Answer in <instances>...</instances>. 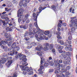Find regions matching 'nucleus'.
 <instances>
[{
	"mask_svg": "<svg viewBox=\"0 0 77 77\" xmlns=\"http://www.w3.org/2000/svg\"><path fill=\"white\" fill-rule=\"evenodd\" d=\"M23 12H24V10L22 7H21L17 11V17H19L18 22L19 23H21V21L23 20Z\"/></svg>",
	"mask_w": 77,
	"mask_h": 77,
	"instance_id": "1",
	"label": "nucleus"
},
{
	"mask_svg": "<svg viewBox=\"0 0 77 77\" xmlns=\"http://www.w3.org/2000/svg\"><path fill=\"white\" fill-rule=\"evenodd\" d=\"M37 9L36 8H34L33 11L32 12H33V14H32V16L33 17H35V16H36V14H35V12H36V11Z\"/></svg>",
	"mask_w": 77,
	"mask_h": 77,
	"instance_id": "29",
	"label": "nucleus"
},
{
	"mask_svg": "<svg viewBox=\"0 0 77 77\" xmlns=\"http://www.w3.org/2000/svg\"><path fill=\"white\" fill-rule=\"evenodd\" d=\"M29 32H32V31H35L33 29V25L32 23H29Z\"/></svg>",
	"mask_w": 77,
	"mask_h": 77,
	"instance_id": "13",
	"label": "nucleus"
},
{
	"mask_svg": "<svg viewBox=\"0 0 77 77\" xmlns=\"http://www.w3.org/2000/svg\"><path fill=\"white\" fill-rule=\"evenodd\" d=\"M38 32L40 34H42V35H43L44 33L46 35H48L50 33V31H46L44 32V31L41 30L40 29H38Z\"/></svg>",
	"mask_w": 77,
	"mask_h": 77,
	"instance_id": "5",
	"label": "nucleus"
},
{
	"mask_svg": "<svg viewBox=\"0 0 77 77\" xmlns=\"http://www.w3.org/2000/svg\"><path fill=\"white\" fill-rule=\"evenodd\" d=\"M17 45V43L16 42H14L13 44L11 45V47H12V48H15V47Z\"/></svg>",
	"mask_w": 77,
	"mask_h": 77,
	"instance_id": "40",
	"label": "nucleus"
},
{
	"mask_svg": "<svg viewBox=\"0 0 77 77\" xmlns=\"http://www.w3.org/2000/svg\"><path fill=\"white\" fill-rule=\"evenodd\" d=\"M61 70L62 71L61 72L62 73L63 72L64 73V72H66V71H66V69L64 68L62 69Z\"/></svg>",
	"mask_w": 77,
	"mask_h": 77,
	"instance_id": "43",
	"label": "nucleus"
},
{
	"mask_svg": "<svg viewBox=\"0 0 77 77\" xmlns=\"http://www.w3.org/2000/svg\"><path fill=\"white\" fill-rule=\"evenodd\" d=\"M54 45L53 44H51L50 45V44L49 45V49L50 50H51V49H53V46Z\"/></svg>",
	"mask_w": 77,
	"mask_h": 77,
	"instance_id": "38",
	"label": "nucleus"
},
{
	"mask_svg": "<svg viewBox=\"0 0 77 77\" xmlns=\"http://www.w3.org/2000/svg\"><path fill=\"white\" fill-rule=\"evenodd\" d=\"M66 59V61H64L63 62V63H64V65L69 64V63L70 62L71 60V57H68Z\"/></svg>",
	"mask_w": 77,
	"mask_h": 77,
	"instance_id": "10",
	"label": "nucleus"
},
{
	"mask_svg": "<svg viewBox=\"0 0 77 77\" xmlns=\"http://www.w3.org/2000/svg\"><path fill=\"white\" fill-rule=\"evenodd\" d=\"M9 36L5 37V38L3 39V40L1 41V42L2 43L3 45H6V44H8V42L9 41H11V38H9Z\"/></svg>",
	"mask_w": 77,
	"mask_h": 77,
	"instance_id": "3",
	"label": "nucleus"
},
{
	"mask_svg": "<svg viewBox=\"0 0 77 77\" xmlns=\"http://www.w3.org/2000/svg\"><path fill=\"white\" fill-rule=\"evenodd\" d=\"M28 70V72H29V71H32L33 70V69H32V67H29V68Z\"/></svg>",
	"mask_w": 77,
	"mask_h": 77,
	"instance_id": "60",
	"label": "nucleus"
},
{
	"mask_svg": "<svg viewBox=\"0 0 77 77\" xmlns=\"http://www.w3.org/2000/svg\"><path fill=\"white\" fill-rule=\"evenodd\" d=\"M47 62H48L49 63V64L51 66H53V65H54V63H53V62L52 61L50 62L49 61V60H48Z\"/></svg>",
	"mask_w": 77,
	"mask_h": 77,
	"instance_id": "34",
	"label": "nucleus"
},
{
	"mask_svg": "<svg viewBox=\"0 0 77 77\" xmlns=\"http://www.w3.org/2000/svg\"><path fill=\"white\" fill-rule=\"evenodd\" d=\"M24 39L26 40V41H28L29 40H30V38H29V37H25L24 38Z\"/></svg>",
	"mask_w": 77,
	"mask_h": 77,
	"instance_id": "49",
	"label": "nucleus"
},
{
	"mask_svg": "<svg viewBox=\"0 0 77 77\" xmlns=\"http://www.w3.org/2000/svg\"><path fill=\"white\" fill-rule=\"evenodd\" d=\"M63 47L62 46H60L58 48V50L59 51V52L60 53H62V52H61V51H62V50L63 49Z\"/></svg>",
	"mask_w": 77,
	"mask_h": 77,
	"instance_id": "21",
	"label": "nucleus"
},
{
	"mask_svg": "<svg viewBox=\"0 0 77 77\" xmlns=\"http://www.w3.org/2000/svg\"><path fill=\"white\" fill-rule=\"evenodd\" d=\"M6 16H7V15H6V14H3L1 16V18L3 19H6V18H7V17H6Z\"/></svg>",
	"mask_w": 77,
	"mask_h": 77,
	"instance_id": "31",
	"label": "nucleus"
},
{
	"mask_svg": "<svg viewBox=\"0 0 77 77\" xmlns=\"http://www.w3.org/2000/svg\"><path fill=\"white\" fill-rule=\"evenodd\" d=\"M69 25L70 27L75 26V27H77V21L71 23L69 24Z\"/></svg>",
	"mask_w": 77,
	"mask_h": 77,
	"instance_id": "15",
	"label": "nucleus"
},
{
	"mask_svg": "<svg viewBox=\"0 0 77 77\" xmlns=\"http://www.w3.org/2000/svg\"><path fill=\"white\" fill-rule=\"evenodd\" d=\"M38 54L40 56V58L41 59V64H42V63H43V61H44L45 60V58L44 57H42V54H43V53H42V52L40 51L38 53Z\"/></svg>",
	"mask_w": 77,
	"mask_h": 77,
	"instance_id": "9",
	"label": "nucleus"
},
{
	"mask_svg": "<svg viewBox=\"0 0 77 77\" xmlns=\"http://www.w3.org/2000/svg\"><path fill=\"white\" fill-rule=\"evenodd\" d=\"M43 7H39V12H37V13H38V14H39L40 13H41V11H42V10H44V8H42Z\"/></svg>",
	"mask_w": 77,
	"mask_h": 77,
	"instance_id": "24",
	"label": "nucleus"
},
{
	"mask_svg": "<svg viewBox=\"0 0 77 77\" xmlns=\"http://www.w3.org/2000/svg\"><path fill=\"white\" fill-rule=\"evenodd\" d=\"M36 31H29V35L30 38H33V35L36 34L37 32H36Z\"/></svg>",
	"mask_w": 77,
	"mask_h": 77,
	"instance_id": "11",
	"label": "nucleus"
},
{
	"mask_svg": "<svg viewBox=\"0 0 77 77\" xmlns=\"http://www.w3.org/2000/svg\"><path fill=\"white\" fill-rule=\"evenodd\" d=\"M27 65H28V64H26V63H25V65L23 68L24 69L23 70V71H24L23 72V73L24 75H26V74H27V72H29V67L26 66H27Z\"/></svg>",
	"mask_w": 77,
	"mask_h": 77,
	"instance_id": "6",
	"label": "nucleus"
},
{
	"mask_svg": "<svg viewBox=\"0 0 77 77\" xmlns=\"http://www.w3.org/2000/svg\"><path fill=\"white\" fill-rule=\"evenodd\" d=\"M5 29L7 31H9V32H12V29L11 28V27H8L6 28Z\"/></svg>",
	"mask_w": 77,
	"mask_h": 77,
	"instance_id": "25",
	"label": "nucleus"
},
{
	"mask_svg": "<svg viewBox=\"0 0 77 77\" xmlns=\"http://www.w3.org/2000/svg\"><path fill=\"white\" fill-rule=\"evenodd\" d=\"M32 48V45L29 46L27 47V49H30V48Z\"/></svg>",
	"mask_w": 77,
	"mask_h": 77,
	"instance_id": "59",
	"label": "nucleus"
},
{
	"mask_svg": "<svg viewBox=\"0 0 77 77\" xmlns=\"http://www.w3.org/2000/svg\"><path fill=\"white\" fill-rule=\"evenodd\" d=\"M28 27L27 26L25 25H21L20 26V28H22L23 29H27Z\"/></svg>",
	"mask_w": 77,
	"mask_h": 77,
	"instance_id": "23",
	"label": "nucleus"
},
{
	"mask_svg": "<svg viewBox=\"0 0 77 77\" xmlns=\"http://www.w3.org/2000/svg\"><path fill=\"white\" fill-rule=\"evenodd\" d=\"M52 53H54V55H56V53L55 52H56V50H55L54 49H53L52 50Z\"/></svg>",
	"mask_w": 77,
	"mask_h": 77,
	"instance_id": "54",
	"label": "nucleus"
},
{
	"mask_svg": "<svg viewBox=\"0 0 77 77\" xmlns=\"http://www.w3.org/2000/svg\"><path fill=\"white\" fill-rule=\"evenodd\" d=\"M57 38L58 39H60V35H58L57 36Z\"/></svg>",
	"mask_w": 77,
	"mask_h": 77,
	"instance_id": "63",
	"label": "nucleus"
},
{
	"mask_svg": "<svg viewBox=\"0 0 77 77\" xmlns=\"http://www.w3.org/2000/svg\"><path fill=\"white\" fill-rule=\"evenodd\" d=\"M34 26L35 27H36V28H39L38 26V24L37 23V22H35L34 23Z\"/></svg>",
	"mask_w": 77,
	"mask_h": 77,
	"instance_id": "46",
	"label": "nucleus"
},
{
	"mask_svg": "<svg viewBox=\"0 0 77 77\" xmlns=\"http://www.w3.org/2000/svg\"><path fill=\"white\" fill-rule=\"evenodd\" d=\"M75 18H76V17H71V20L70 21V23H72L75 22V21H77V19Z\"/></svg>",
	"mask_w": 77,
	"mask_h": 77,
	"instance_id": "19",
	"label": "nucleus"
},
{
	"mask_svg": "<svg viewBox=\"0 0 77 77\" xmlns=\"http://www.w3.org/2000/svg\"><path fill=\"white\" fill-rule=\"evenodd\" d=\"M30 22V20L29 19H28L26 20V23H29Z\"/></svg>",
	"mask_w": 77,
	"mask_h": 77,
	"instance_id": "64",
	"label": "nucleus"
},
{
	"mask_svg": "<svg viewBox=\"0 0 77 77\" xmlns=\"http://www.w3.org/2000/svg\"><path fill=\"white\" fill-rule=\"evenodd\" d=\"M28 72V75H31V74H33V72L31 71Z\"/></svg>",
	"mask_w": 77,
	"mask_h": 77,
	"instance_id": "47",
	"label": "nucleus"
},
{
	"mask_svg": "<svg viewBox=\"0 0 77 77\" xmlns=\"http://www.w3.org/2000/svg\"><path fill=\"white\" fill-rule=\"evenodd\" d=\"M66 54L67 56H70V53L69 52H66Z\"/></svg>",
	"mask_w": 77,
	"mask_h": 77,
	"instance_id": "62",
	"label": "nucleus"
},
{
	"mask_svg": "<svg viewBox=\"0 0 77 77\" xmlns=\"http://www.w3.org/2000/svg\"><path fill=\"white\" fill-rule=\"evenodd\" d=\"M10 54H9L11 56H13L14 54H17V51H15V50H12L10 51Z\"/></svg>",
	"mask_w": 77,
	"mask_h": 77,
	"instance_id": "17",
	"label": "nucleus"
},
{
	"mask_svg": "<svg viewBox=\"0 0 77 77\" xmlns=\"http://www.w3.org/2000/svg\"><path fill=\"white\" fill-rule=\"evenodd\" d=\"M71 48V45H69L68 46H66L65 48V51H71L72 50V49Z\"/></svg>",
	"mask_w": 77,
	"mask_h": 77,
	"instance_id": "12",
	"label": "nucleus"
},
{
	"mask_svg": "<svg viewBox=\"0 0 77 77\" xmlns=\"http://www.w3.org/2000/svg\"><path fill=\"white\" fill-rule=\"evenodd\" d=\"M60 75H61L62 77H65V75L63 74L62 72V71H61L60 73Z\"/></svg>",
	"mask_w": 77,
	"mask_h": 77,
	"instance_id": "48",
	"label": "nucleus"
},
{
	"mask_svg": "<svg viewBox=\"0 0 77 77\" xmlns=\"http://www.w3.org/2000/svg\"><path fill=\"white\" fill-rule=\"evenodd\" d=\"M39 15V14H37V15H36L34 17H34V20L35 21H36L37 22V18H38V16Z\"/></svg>",
	"mask_w": 77,
	"mask_h": 77,
	"instance_id": "27",
	"label": "nucleus"
},
{
	"mask_svg": "<svg viewBox=\"0 0 77 77\" xmlns=\"http://www.w3.org/2000/svg\"><path fill=\"white\" fill-rule=\"evenodd\" d=\"M61 26H62L61 24H60V23H58V28H61Z\"/></svg>",
	"mask_w": 77,
	"mask_h": 77,
	"instance_id": "53",
	"label": "nucleus"
},
{
	"mask_svg": "<svg viewBox=\"0 0 77 77\" xmlns=\"http://www.w3.org/2000/svg\"><path fill=\"white\" fill-rule=\"evenodd\" d=\"M62 56L64 58H66L67 56H66V54L65 53H63L61 54Z\"/></svg>",
	"mask_w": 77,
	"mask_h": 77,
	"instance_id": "42",
	"label": "nucleus"
},
{
	"mask_svg": "<svg viewBox=\"0 0 77 77\" xmlns=\"http://www.w3.org/2000/svg\"><path fill=\"white\" fill-rule=\"evenodd\" d=\"M12 57H10L8 58V59H10V60L8 61L7 63L6 64L8 66H9L11 64H12Z\"/></svg>",
	"mask_w": 77,
	"mask_h": 77,
	"instance_id": "14",
	"label": "nucleus"
},
{
	"mask_svg": "<svg viewBox=\"0 0 77 77\" xmlns=\"http://www.w3.org/2000/svg\"><path fill=\"white\" fill-rule=\"evenodd\" d=\"M38 48H36L35 49L37 51H40L41 50L42 48V46L41 45H38L37 46Z\"/></svg>",
	"mask_w": 77,
	"mask_h": 77,
	"instance_id": "18",
	"label": "nucleus"
},
{
	"mask_svg": "<svg viewBox=\"0 0 77 77\" xmlns=\"http://www.w3.org/2000/svg\"><path fill=\"white\" fill-rule=\"evenodd\" d=\"M54 35H60V33L59 32H56L55 31L54 33Z\"/></svg>",
	"mask_w": 77,
	"mask_h": 77,
	"instance_id": "41",
	"label": "nucleus"
},
{
	"mask_svg": "<svg viewBox=\"0 0 77 77\" xmlns=\"http://www.w3.org/2000/svg\"><path fill=\"white\" fill-rule=\"evenodd\" d=\"M29 35V32H28V31H26V32L24 35V37H26V36H28Z\"/></svg>",
	"mask_w": 77,
	"mask_h": 77,
	"instance_id": "36",
	"label": "nucleus"
},
{
	"mask_svg": "<svg viewBox=\"0 0 77 77\" xmlns=\"http://www.w3.org/2000/svg\"><path fill=\"white\" fill-rule=\"evenodd\" d=\"M70 73L68 72H66L65 74V77H69Z\"/></svg>",
	"mask_w": 77,
	"mask_h": 77,
	"instance_id": "39",
	"label": "nucleus"
},
{
	"mask_svg": "<svg viewBox=\"0 0 77 77\" xmlns=\"http://www.w3.org/2000/svg\"><path fill=\"white\" fill-rule=\"evenodd\" d=\"M49 44L48 43H44L43 45L44 47L43 50H44L45 51H47V50H49Z\"/></svg>",
	"mask_w": 77,
	"mask_h": 77,
	"instance_id": "8",
	"label": "nucleus"
},
{
	"mask_svg": "<svg viewBox=\"0 0 77 77\" xmlns=\"http://www.w3.org/2000/svg\"><path fill=\"white\" fill-rule=\"evenodd\" d=\"M12 3H13L14 5H17V1H16V0H13L12 1Z\"/></svg>",
	"mask_w": 77,
	"mask_h": 77,
	"instance_id": "50",
	"label": "nucleus"
},
{
	"mask_svg": "<svg viewBox=\"0 0 77 77\" xmlns=\"http://www.w3.org/2000/svg\"><path fill=\"white\" fill-rule=\"evenodd\" d=\"M19 5L20 6H21L22 5L24 8H26L27 6V4L26 0H20Z\"/></svg>",
	"mask_w": 77,
	"mask_h": 77,
	"instance_id": "4",
	"label": "nucleus"
},
{
	"mask_svg": "<svg viewBox=\"0 0 77 77\" xmlns=\"http://www.w3.org/2000/svg\"><path fill=\"white\" fill-rule=\"evenodd\" d=\"M42 39H43V37L42 36H40V38L38 37L37 38V40L38 42H39L40 40H42Z\"/></svg>",
	"mask_w": 77,
	"mask_h": 77,
	"instance_id": "35",
	"label": "nucleus"
},
{
	"mask_svg": "<svg viewBox=\"0 0 77 77\" xmlns=\"http://www.w3.org/2000/svg\"><path fill=\"white\" fill-rule=\"evenodd\" d=\"M6 62V59L3 57L1 59V60H0V68H3V65L2 64H4L5 62Z\"/></svg>",
	"mask_w": 77,
	"mask_h": 77,
	"instance_id": "7",
	"label": "nucleus"
},
{
	"mask_svg": "<svg viewBox=\"0 0 77 77\" xmlns=\"http://www.w3.org/2000/svg\"><path fill=\"white\" fill-rule=\"evenodd\" d=\"M71 69V67L70 66H68L66 67V70H69Z\"/></svg>",
	"mask_w": 77,
	"mask_h": 77,
	"instance_id": "55",
	"label": "nucleus"
},
{
	"mask_svg": "<svg viewBox=\"0 0 77 77\" xmlns=\"http://www.w3.org/2000/svg\"><path fill=\"white\" fill-rule=\"evenodd\" d=\"M19 57L20 60H22L23 62H25L27 60V59L26 58V56L25 55L24 56V54H22L21 53L18 54V55L15 56V58H18Z\"/></svg>",
	"mask_w": 77,
	"mask_h": 77,
	"instance_id": "2",
	"label": "nucleus"
},
{
	"mask_svg": "<svg viewBox=\"0 0 77 77\" xmlns=\"http://www.w3.org/2000/svg\"><path fill=\"white\" fill-rule=\"evenodd\" d=\"M24 65H25V64L23 66L22 65L20 66V68H22L21 69H22V71H23V69H24Z\"/></svg>",
	"mask_w": 77,
	"mask_h": 77,
	"instance_id": "52",
	"label": "nucleus"
},
{
	"mask_svg": "<svg viewBox=\"0 0 77 77\" xmlns=\"http://www.w3.org/2000/svg\"><path fill=\"white\" fill-rule=\"evenodd\" d=\"M6 44H7L8 47H11V44H12V43L11 42H8V43H6Z\"/></svg>",
	"mask_w": 77,
	"mask_h": 77,
	"instance_id": "44",
	"label": "nucleus"
},
{
	"mask_svg": "<svg viewBox=\"0 0 77 77\" xmlns=\"http://www.w3.org/2000/svg\"><path fill=\"white\" fill-rule=\"evenodd\" d=\"M66 42H67V43H68L69 44H71V43H72L71 41H68V40H66Z\"/></svg>",
	"mask_w": 77,
	"mask_h": 77,
	"instance_id": "57",
	"label": "nucleus"
},
{
	"mask_svg": "<svg viewBox=\"0 0 77 77\" xmlns=\"http://www.w3.org/2000/svg\"><path fill=\"white\" fill-rule=\"evenodd\" d=\"M63 45H64V46H68V44L67 43L65 42L63 44Z\"/></svg>",
	"mask_w": 77,
	"mask_h": 77,
	"instance_id": "61",
	"label": "nucleus"
},
{
	"mask_svg": "<svg viewBox=\"0 0 77 77\" xmlns=\"http://www.w3.org/2000/svg\"><path fill=\"white\" fill-rule=\"evenodd\" d=\"M57 42L59 43H60V45H63V44H64L63 41L62 40H60V39H58L57 40Z\"/></svg>",
	"mask_w": 77,
	"mask_h": 77,
	"instance_id": "26",
	"label": "nucleus"
},
{
	"mask_svg": "<svg viewBox=\"0 0 77 77\" xmlns=\"http://www.w3.org/2000/svg\"><path fill=\"white\" fill-rule=\"evenodd\" d=\"M29 17V14L26 15L24 19H25V20H27V19H28V17Z\"/></svg>",
	"mask_w": 77,
	"mask_h": 77,
	"instance_id": "45",
	"label": "nucleus"
},
{
	"mask_svg": "<svg viewBox=\"0 0 77 77\" xmlns=\"http://www.w3.org/2000/svg\"><path fill=\"white\" fill-rule=\"evenodd\" d=\"M1 48L2 49H4L5 51H8V47L7 46L2 45L1 46Z\"/></svg>",
	"mask_w": 77,
	"mask_h": 77,
	"instance_id": "20",
	"label": "nucleus"
},
{
	"mask_svg": "<svg viewBox=\"0 0 77 77\" xmlns=\"http://www.w3.org/2000/svg\"><path fill=\"white\" fill-rule=\"evenodd\" d=\"M42 71V69H38V71H39V74H43L44 73Z\"/></svg>",
	"mask_w": 77,
	"mask_h": 77,
	"instance_id": "33",
	"label": "nucleus"
},
{
	"mask_svg": "<svg viewBox=\"0 0 77 77\" xmlns=\"http://www.w3.org/2000/svg\"><path fill=\"white\" fill-rule=\"evenodd\" d=\"M2 23L3 24V25L2 26V27H5V26H6L8 24L7 23H6L5 22V20H3V22Z\"/></svg>",
	"mask_w": 77,
	"mask_h": 77,
	"instance_id": "32",
	"label": "nucleus"
},
{
	"mask_svg": "<svg viewBox=\"0 0 77 77\" xmlns=\"http://www.w3.org/2000/svg\"><path fill=\"white\" fill-rule=\"evenodd\" d=\"M44 66L46 67V66H48V64L47 63H45L44 65Z\"/></svg>",
	"mask_w": 77,
	"mask_h": 77,
	"instance_id": "58",
	"label": "nucleus"
},
{
	"mask_svg": "<svg viewBox=\"0 0 77 77\" xmlns=\"http://www.w3.org/2000/svg\"><path fill=\"white\" fill-rule=\"evenodd\" d=\"M71 31H69L70 33L72 34V33H74L73 32H74L75 31V27H73L71 29Z\"/></svg>",
	"mask_w": 77,
	"mask_h": 77,
	"instance_id": "22",
	"label": "nucleus"
},
{
	"mask_svg": "<svg viewBox=\"0 0 77 77\" xmlns=\"http://www.w3.org/2000/svg\"><path fill=\"white\" fill-rule=\"evenodd\" d=\"M61 71H58V70H55L54 72L55 74H57V75H58V74H60V72H61Z\"/></svg>",
	"mask_w": 77,
	"mask_h": 77,
	"instance_id": "28",
	"label": "nucleus"
},
{
	"mask_svg": "<svg viewBox=\"0 0 77 77\" xmlns=\"http://www.w3.org/2000/svg\"><path fill=\"white\" fill-rule=\"evenodd\" d=\"M14 51H18L20 49V47L18 46H17L16 47H15L14 48Z\"/></svg>",
	"mask_w": 77,
	"mask_h": 77,
	"instance_id": "30",
	"label": "nucleus"
},
{
	"mask_svg": "<svg viewBox=\"0 0 77 77\" xmlns=\"http://www.w3.org/2000/svg\"><path fill=\"white\" fill-rule=\"evenodd\" d=\"M68 39V40H69L70 41H71V40H72V36H71V35L69 36Z\"/></svg>",
	"mask_w": 77,
	"mask_h": 77,
	"instance_id": "51",
	"label": "nucleus"
},
{
	"mask_svg": "<svg viewBox=\"0 0 77 77\" xmlns=\"http://www.w3.org/2000/svg\"><path fill=\"white\" fill-rule=\"evenodd\" d=\"M55 66H56V69L57 71H59L60 69V64L59 63H57L55 65Z\"/></svg>",
	"mask_w": 77,
	"mask_h": 77,
	"instance_id": "16",
	"label": "nucleus"
},
{
	"mask_svg": "<svg viewBox=\"0 0 77 77\" xmlns=\"http://www.w3.org/2000/svg\"><path fill=\"white\" fill-rule=\"evenodd\" d=\"M51 9L54 10V11H56V6L53 5L51 6Z\"/></svg>",
	"mask_w": 77,
	"mask_h": 77,
	"instance_id": "37",
	"label": "nucleus"
},
{
	"mask_svg": "<svg viewBox=\"0 0 77 77\" xmlns=\"http://www.w3.org/2000/svg\"><path fill=\"white\" fill-rule=\"evenodd\" d=\"M54 71V69H50L49 71V72H52Z\"/></svg>",
	"mask_w": 77,
	"mask_h": 77,
	"instance_id": "56",
	"label": "nucleus"
}]
</instances>
